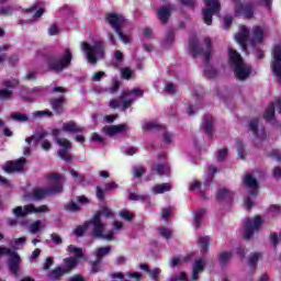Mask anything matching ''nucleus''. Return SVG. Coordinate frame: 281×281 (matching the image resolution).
<instances>
[{"label": "nucleus", "instance_id": "ea45409f", "mask_svg": "<svg viewBox=\"0 0 281 281\" xmlns=\"http://www.w3.org/2000/svg\"><path fill=\"white\" fill-rule=\"evenodd\" d=\"M67 251L69 254H71L72 256H75V258H77V260H80V258H82V256H85V252L82 251V248H78L74 245H69L67 248Z\"/></svg>", "mask_w": 281, "mask_h": 281}, {"label": "nucleus", "instance_id": "a18cd8bd", "mask_svg": "<svg viewBox=\"0 0 281 281\" xmlns=\"http://www.w3.org/2000/svg\"><path fill=\"white\" fill-rule=\"evenodd\" d=\"M42 226L43 222L41 220L35 221L29 226L30 234H38V232H41Z\"/></svg>", "mask_w": 281, "mask_h": 281}, {"label": "nucleus", "instance_id": "de8ad7c7", "mask_svg": "<svg viewBox=\"0 0 281 281\" xmlns=\"http://www.w3.org/2000/svg\"><path fill=\"white\" fill-rule=\"evenodd\" d=\"M14 14V7L4 5L0 8V16H12Z\"/></svg>", "mask_w": 281, "mask_h": 281}, {"label": "nucleus", "instance_id": "2f4dec72", "mask_svg": "<svg viewBox=\"0 0 281 281\" xmlns=\"http://www.w3.org/2000/svg\"><path fill=\"white\" fill-rule=\"evenodd\" d=\"M170 190H172L170 183L156 184L151 188L153 194H164L165 192H170Z\"/></svg>", "mask_w": 281, "mask_h": 281}, {"label": "nucleus", "instance_id": "b1692460", "mask_svg": "<svg viewBox=\"0 0 281 281\" xmlns=\"http://www.w3.org/2000/svg\"><path fill=\"white\" fill-rule=\"evenodd\" d=\"M49 104L53 111H55V113H58L60 115V113H63L64 111L63 106L65 104V97L50 99Z\"/></svg>", "mask_w": 281, "mask_h": 281}, {"label": "nucleus", "instance_id": "9b49d317", "mask_svg": "<svg viewBox=\"0 0 281 281\" xmlns=\"http://www.w3.org/2000/svg\"><path fill=\"white\" fill-rule=\"evenodd\" d=\"M206 5L203 9V21L206 25H212V15L220 14L221 12V2L218 0H204Z\"/></svg>", "mask_w": 281, "mask_h": 281}, {"label": "nucleus", "instance_id": "4be33fe9", "mask_svg": "<svg viewBox=\"0 0 281 281\" xmlns=\"http://www.w3.org/2000/svg\"><path fill=\"white\" fill-rule=\"evenodd\" d=\"M172 5L162 7L157 10V16L159 21L166 25L168 23V19H170V14H172Z\"/></svg>", "mask_w": 281, "mask_h": 281}, {"label": "nucleus", "instance_id": "c756f323", "mask_svg": "<svg viewBox=\"0 0 281 281\" xmlns=\"http://www.w3.org/2000/svg\"><path fill=\"white\" fill-rule=\"evenodd\" d=\"M234 199V193L227 188L220 189L217 191V201H232Z\"/></svg>", "mask_w": 281, "mask_h": 281}, {"label": "nucleus", "instance_id": "338daca9", "mask_svg": "<svg viewBox=\"0 0 281 281\" xmlns=\"http://www.w3.org/2000/svg\"><path fill=\"white\" fill-rule=\"evenodd\" d=\"M216 74H217L216 69H214V68H207L204 71L205 78H215Z\"/></svg>", "mask_w": 281, "mask_h": 281}, {"label": "nucleus", "instance_id": "37998d69", "mask_svg": "<svg viewBox=\"0 0 281 281\" xmlns=\"http://www.w3.org/2000/svg\"><path fill=\"white\" fill-rule=\"evenodd\" d=\"M260 258H262V254L260 252H254L252 255H250L248 259L249 267H251V269L256 268V266L258 265V260H260Z\"/></svg>", "mask_w": 281, "mask_h": 281}, {"label": "nucleus", "instance_id": "39448f33", "mask_svg": "<svg viewBox=\"0 0 281 281\" xmlns=\"http://www.w3.org/2000/svg\"><path fill=\"white\" fill-rule=\"evenodd\" d=\"M105 21L106 23H109V25H111L112 30H114L122 43H124L125 45H128V43H131V37L122 32L124 25H126V19L123 18L122 14H108Z\"/></svg>", "mask_w": 281, "mask_h": 281}, {"label": "nucleus", "instance_id": "6e6552de", "mask_svg": "<svg viewBox=\"0 0 281 281\" xmlns=\"http://www.w3.org/2000/svg\"><path fill=\"white\" fill-rule=\"evenodd\" d=\"M63 133L60 130H53V136L55 137V142L57 146H60V149L57 151L58 157L69 164L71 161V155H69V150H71V142L67 138H60L59 135Z\"/></svg>", "mask_w": 281, "mask_h": 281}, {"label": "nucleus", "instance_id": "ddd939ff", "mask_svg": "<svg viewBox=\"0 0 281 281\" xmlns=\"http://www.w3.org/2000/svg\"><path fill=\"white\" fill-rule=\"evenodd\" d=\"M248 128L255 136V145L258 146V144H262V142L267 139V132H265V130L258 131V119L250 121Z\"/></svg>", "mask_w": 281, "mask_h": 281}, {"label": "nucleus", "instance_id": "864d4df0", "mask_svg": "<svg viewBox=\"0 0 281 281\" xmlns=\"http://www.w3.org/2000/svg\"><path fill=\"white\" fill-rule=\"evenodd\" d=\"M148 274L154 281H159V276H161V269L154 268L153 270H149Z\"/></svg>", "mask_w": 281, "mask_h": 281}, {"label": "nucleus", "instance_id": "aec40b11", "mask_svg": "<svg viewBox=\"0 0 281 281\" xmlns=\"http://www.w3.org/2000/svg\"><path fill=\"white\" fill-rule=\"evenodd\" d=\"M265 41V31L260 26H254L250 35V44L252 47L260 45Z\"/></svg>", "mask_w": 281, "mask_h": 281}, {"label": "nucleus", "instance_id": "79ce46f5", "mask_svg": "<svg viewBox=\"0 0 281 281\" xmlns=\"http://www.w3.org/2000/svg\"><path fill=\"white\" fill-rule=\"evenodd\" d=\"M119 216L121 218H123L124 221H127L128 223H131V221H133V218H135V214H133L131 211H128V209H123L119 212Z\"/></svg>", "mask_w": 281, "mask_h": 281}, {"label": "nucleus", "instance_id": "f3484780", "mask_svg": "<svg viewBox=\"0 0 281 281\" xmlns=\"http://www.w3.org/2000/svg\"><path fill=\"white\" fill-rule=\"evenodd\" d=\"M243 183L247 190H250L249 194L251 196H256L258 194V180H256L251 173H246L243 178Z\"/></svg>", "mask_w": 281, "mask_h": 281}, {"label": "nucleus", "instance_id": "20e7f679", "mask_svg": "<svg viewBox=\"0 0 281 281\" xmlns=\"http://www.w3.org/2000/svg\"><path fill=\"white\" fill-rule=\"evenodd\" d=\"M105 49L106 43L102 40H97L92 44L81 42V50L86 53V58L90 65H95L98 59L104 58Z\"/></svg>", "mask_w": 281, "mask_h": 281}, {"label": "nucleus", "instance_id": "f8f14e48", "mask_svg": "<svg viewBox=\"0 0 281 281\" xmlns=\"http://www.w3.org/2000/svg\"><path fill=\"white\" fill-rule=\"evenodd\" d=\"M271 69L279 82H281V43L273 48Z\"/></svg>", "mask_w": 281, "mask_h": 281}, {"label": "nucleus", "instance_id": "3c124183", "mask_svg": "<svg viewBox=\"0 0 281 281\" xmlns=\"http://www.w3.org/2000/svg\"><path fill=\"white\" fill-rule=\"evenodd\" d=\"M121 70V76L122 78H124V80H131V77L133 76V70H131V68L126 67V68H120Z\"/></svg>", "mask_w": 281, "mask_h": 281}, {"label": "nucleus", "instance_id": "2eb2a0df", "mask_svg": "<svg viewBox=\"0 0 281 281\" xmlns=\"http://www.w3.org/2000/svg\"><path fill=\"white\" fill-rule=\"evenodd\" d=\"M25 164H27V160L21 157L20 159L14 161H7L3 167V170L9 175L12 172H23V168H25Z\"/></svg>", "mask_w": 281, "mask_h": 281}, {"label": "nucleus", "instance_id": "a878e982", "mask_svg": "<svg viewBox=\"0 0 281 281\" xmlns=\"http://www.w3.org/2000/svg\"><path fill=\"white\" fill-rule=\"evenodd\" d=\"M151 171L160 177H166L167 175H170V167H168V165L154 164L151 166Z\"/></svg>", "mask_w": 281, "mask_h": 281}, {"label": "nucleus", "instance_id": "a19ab883", "mask_svg": "<svg viewBox=\"0 0 281 281\" xmlns=\"http://www.w3.org/2000/svg\"><path fill=\"white\" fill-rule=\"evenodd\" d=\"M11 120H13V122H27L30 120V116H27V114H23L21 112H15L11 114Z\"/></svg>", "mask_w": 281, "mask_h": 281}, {"label": "nucleus", "instance_id": "7c9ffc66", "mask_svg": "<svg viewBox=\"0 0 281 281\" xmlns=\"http://www.w3.org/2000/svg\"><path fill=\"white\" fill-rule=\"evenodd\" d=\"M64 268L66 273H69L72 269H76V266L78 265V258L76 257H68L66 259H64Z\"/></svg>", "mask_w": 281, "mask_h": 281}, {"label": "nucleus", "instance_id": "423d86ee", "mask_svg": "<svg viewBox=\"0 0 281 281\" xmlns=\"http://www.w3.org/2000/svg\"><path fill=\"white\" fill-rule=\"evenodd\" d=\"M74 58V54L71 53V49L69 47L65 48L63 57H54L50 56L47 59L48 69L50 71H55L56 74H60L63 69H67L71 65V60Z\"/></svg>", "mask_w": 281, "mask_h": 281}, {"label": "nucleus", "instance_id": "c03bdc74", "mask_svg": "<svg viewBox=\"0 0 281 281\" xmlns=\"http://www.w3.org/2000/svg\"><path fill=\"white\" fill-rule=\"evenodd\" d=\"M44 137H47V132H41L31 137H27V138H25V142H27L29 145H31L32 142L38 143V142H41V139H44Z\"/></svg>", "mask_w": 281, "mask_h": 281}, {"label": "nucleus", "instance_id": "bb28decb", "mask_svg": "<svg viewBox=\"0 0 281 281\" xmlns=\"http://www.w3.org/2000/svg\"><path fill=\"white\" fill-rule=\"evenodd\" d=\"M203 269H205V262L202 259H196L193 265L192 279L199 280V274L203 273Z\"/></svg>", "mask_w": 281, "mask_h": 281}, {"label": "nucleus", "instance_id": "473e14b6", "mask_svg": "<svg viewBox=\"0 0 281 281\" xmlns=\"http://www.w3.org/2000/svg\"><path fill=\"white\" fill-rule=\"evenodd\" d=\"M109 254H111V246L100 247L94 251V256L99 262H102V258L109 256Z\"/></svg>", "mask_w": 281, "mask_h": 281}, {"label": "nucleus", "instance_id": "cd10ccee", "mask_svg": "<svg viewBox=\"0 0 281 281\" xmlns=\"http://www.w3.org/2000/svg\"><path fill=\"white\" fill-rule=\"evenodd\" d=\"M126 98H144V90L139 88H134L130 92H124L121 97L120 100H126Z\"/></svg>", "mask_w": 281, "mask_h": 281}, {"label": "nucleus", "instance_id": "4c0bfd02", "mask_svg": "<svg viewBox=\"0 0 281 281\" xmlns=\"http://www.w3.org/2000/svg\"><path fill=\"white\" fill-rule=\"evenodd\" d=\"M128 196L130 201H139L140 203H148V201H150V196H148L147 194H137L131 192Z\"/></svg>", "mask_w": 281, "mask_h": 281}, {"label": "nucleus", "instance_id": "f03ea898", "mask_svg": "<svg viewBox=\"0 0 281 281\" xmlns=\"http://www.w3.org/2000/svg\"><path fill=\"white\" fill-rule=\"evenodd\" d=\"M102 216H105V218H111L113 213L111 210L105 207L93 215L91 220L93 238H100L101 240L110 241L115 240V233H113V231L104 233V229H106V224L102 222Z\"/></svg>", "mask_w": 281, "mask_h": 281}, {"label": "nucleus", "instance_id": "8fccbe9b", "mask_svg": "<svg viewBox=\"0 0 281 281\" xmlns=\"http://www.w3.org/2000/svg\"><path fill=\"white\" fill-rule=\"evenodd\" d=\"M232 260V252L229 251H224L220 254V263L221 265H227Z\"/></svg>", "mask_w": 281, "mask_h": 281}, {"label": "nucleus", "instance_id": "e433bc0d", "mask_svg": "<svg viewBox=\"0 0 281 281\" xmlns=\"http://www.w3.org/2000/svg\"><path fill=\"white\" fill-rule=\"evenodd\" d=\"M93 229V224L91 223V220L89 222H86L82 226H78L77 228H75L74 234L76 236H85V232H87V229L89 228Z\"/></svg>", "mask_w": 281, "mask_h": 281}, {"label": "nucleus", "instance_id": "58836bf2", "mask_svg": "<svg viewBox=\"0 0 281 281\" xmlns=\"http://www.w3.org/2000/svg\"><path fill=\"white\" fill-rule=\"evenodd\" d=\"M203 216H205V210L201 209L194 213V228L199 229L201 227V221L203 220Z\"/></svg>", "mask_w": 281, "mask_h": 281}, {"label": "nucleus", "instance_id": "72a5a7b5", "mask_svg": "<svg viewBox=\"0 0 281 281\" xmlns=\"http://www.w3.org/2000/svg\"><path fill=\"white\" fill-rule=\"evenodd\" d=\"M67 272L64 270L63 267L55 268L49 274L48 278L52 281L60 280L63 276H65Z\"/></svg>", "mask_w": 281, "mask_h": 281}, {"label": "nucleus", "instance_id": "13d9d810", "mask_svg": "<svg viewBox=\"0 0 281 281\" xmlns=\"http://www.w3.org/2000/svg\"><path fill=\"white\" fill-rule=\"evenodd\" d=\"M49 36H56L60 34V29H58V24H52L48 29Z\"/></svg>", "mask_w": 281, "mask_h": 281}, {"label": "nucleus", "instance_id": "09e8293b", "mask_svg": "<svg viewBox=\"0 0 281 281\" xmlns=\"http://www.w3.org/2000/svg\"><path fill=\"white\" fill-rule=\"evenodd\" d=\"M65 210H67V212H80V205L71 200L65 205Z\"/></svg>", "mask_w": 281, "mask_h": 281}, {"label": "nucleus", "instance_id": "774afa93", "mask_svg": "<svg viewBox=\"0 0 281 281\" xmlns=\"http://www.w3.org/2000/svg\"><path fill=\"white\" fill-rule=\"evenodd\" d=\"M100 262H102V261H99L98 259H95V261H93L91 263V272L92 273H98V271H100Z\"/></svg>", "mask_w": 281, "mask_h": 281}, {"label": "nucleus", "instance_id": "1a4fd4ad", "mask_svg": "<svg viewBox=\"0 0 281 281\" xmlns=\"http://www.w3.org/2000/svg\"><path fill=\"white\" fill-rule=\"evenodd\" d=\"M47 212H49V206L45 204L37 207H35L34 204H27L24 206H16L15 209H13V214L18 218H23L27 216V214H45Z\"/></svg>", "mask_w": 281, "mask_h": 281}, {"label": "nucleus", "instance_id": "4468645a", "mask_svg": "<svg viewBox=\"0 0 281 281\" xmlns=\"http://www.w3.org/2000/svg\"><path fill=\"white\" fill-rule=\"evenodd\" d=\"M2 85L5 87L4 89H0V100H12V95L14 92L10 89H14L19 85V80L16 79H9L4 80Z\"/></svg>", "mask_w": 281, "mask_h": 281}, {"label": "nucleus", "instance_id": "9d476101", "mask_svg": "<svg viewBox=\"0 0 281 281\" xmlns=\"http://www.w3.org/2000/svg\"><path fill=\"white\" fill-rule=\"evenodd\" d=\"M260 225H262V218L260 216L246 217L244 220V238L245 240H250L252 238L254 233L260 229Z\"/></svg>", "mask_w": 281, "mask_h": 281}, {"label": "nucleus", "instance_id": "e2e57ef3", "mask_svg": "<svg viewBox=\"0 0 281 281\" xmlns=\"http://www.w3.org/2000/svg\"><path fill=\"white\" fill-rule=\"evenodd\" d=\"M227 158V148L220 149L217 151V161H225Z\"/></svg>", "mask_w": 281, "mask_h": 281}, {"label": "nucleus", "instance_id": "69168bd1", "mask_svg": "<svg viewBox=\"0 0 281 281\" xmlns=\"http://www.w3.org/2000/svg\"><path fill=\"white\" fill-rule=\"evenodd\" d=\"M91 142H95L97 144H104V137L98 133H93L91 136Z\"/></svg>", "mask_w": 281, "mask_h": 281}, {"label": "nucleus", "instance_id": "a211bd4d", "mask_svg": "<svg viewBox=\"0 0 281 281\" xmlns=\"http://www.w3.org/2000/svg\"><path fill=\"white\" fill-rule=\"evenodd\" d=\"M235 14L236 16L243 14L245 19H254V7L238 2L235 8Z\"/></svg>", "mask_w": 281, "mask_h": 281}, {"label": "nucleus", "instance_id": "49530a36", "mask_svg": "<svg viewBox=\"0 0 281 281\" xmlns=\"http://www.w3.org/2000/svg\"><path fill=\"white\" fill-rule=\"evenodd\" d=\"M143 128L145 131H161V128H164V126H161L155 122H146V123H144Z\"/></svg>", "mask_w": 281, "mask_h": 281}, {"label": "nucleus", "instance_id": "7ed1b4c3", "mask_svg": "<svg viewBox=\"0 0 281 281\" xmlns=\"http://www.w3.org/2000/svg\"><path fill=\"white\" fill-rule=\"evenodd\" d=\"M228 61L237 80H247L251 76V66L245 64L243 56L232 47H228Z\"/></svg>", "mask_w": 281, "mask_h": 281}, {"label": "nucleus", "instance_id": "6e6d98bb", "mask_svg": "<svg viewBox=\"0 0 281 281\" xmlns=\"http://www.w3.org/2000/svg\"><path fill=\"white\" fill-rule=\"evenodd\" d=\"M237 155L240 159H245V145L241 140L237 142Z\"/></svg>", "mask_w": 281, "mask_h": 281}, {"label": "nucleus", "instance_id": "c85d7f7f", "mask_svg": "<svg viewBox=\"0 0 281 281\" xmlns=\"http://www.w3.org/2000/svg\"><path fill=\"white\" fill-rule=\"evenodd\" d=\"M266 122H273L276 120V103H270L263 113Z\"/></svg>", "mask_w": 281, "mask_h": 281}, {"label": "nucleus", "instance_id": "bf43d9fd", "mask_svg": "<svg viewBox=\"0 0 281 281\" xmlns=\"http://www.w3.org/2000/svg\"><path fill=\"white\" fill-rule=\"evenodd\" d=\"M144 172H146V169H144L143 166L133 167L134 177H142V175H144Z\"/></svg>", "mask_w": 281, "mask_h": 281}, {"label": "nucleus", "instance_id": "680f3d73", "mask_svg": "<svg viewBox=\"0 0 281 281\" xmlns=\"http://www.w3.org/2000/svg\"><path fill=\"white\" fill-rule=\"evenodd\" d=\"M271 3H273V0H257V5H262L263 8H267L268 10H271Z\"/></svg>", "mask_w": 281, "mask_h": 281}, {"label": "nucleus", "instance_id": "052dcab7", "mask_svg": "<svg viewBox=\"0 0 281 281\" xmlns=\"http://www.w3.org/2000/svg\"><path fill=\"white\" fill-rule=\"evenodd\" d=\"M122 153L132 157V155H135L137 153V147H123Z\"/></svg>", "mask_w": 281, "mask_h": 281}, {"label": "nucleus", "instance_id": "f704fd0d", "mask_svg": "<svg viewBox=\"0 0 281 281\" xmlns=\"http://www.w3.org/2000/svg\"><path fill=\"white\" fill-rule=\"evenodd\" d=\"M198 245L201 248V254H207V249H210V237H200L198 239Z\"/></svg>", "mask_w": 281, "mask_h": 281}, {"label": "nucleus", "instance_id": "393cba45", "mask_svg": "<svg viewBox=\"0 0 281 281\" xmlns=\"http://www.w3.org/2000/svg\"><path fill=\"white\" fill-rule=\"evenodd\" d=\"M112 67L115 69H122L124 66V54H122L120 50H115L113 53V59L111 60Z\"/></svg>", "mask_w": 281, "mask_h": 281}, {"label": "nucleus", "instance_id": "0e129e2a", "mask_svg": "<svg viewBox=\"0 0 281 281\" xmlns=\"http://www.w3.org/2000/svg\"><path fill=\"white\" fill-rule=\"evenodd\" d=\"M172 213V207H167L161 210L162 221H168L170 218V214Z\"/></svg>", "mask_w": 281, "mask_h": 281}, {"label": "nucleus", "instance_id": "c9c22d12", "mask_svg": "<svg viewBox=\"0 0 281 281\" xmlns=\"http://www.w3.org/2000/svg\"><path fill=\"white\" fill-rule=\"evenodd\" d=\"M202 126H203L205 133H207V135H211V133L214 128V119L212 116L204 117Z\"/></svg>", "mask_w": 281, "mask_h": 281}, {"label": "nucleus", "instance_id": "4d7b16f0", "mask_svg": "<svg viewBox=\"0 0 281 281\" xmlns=\"http://www.w3.org/2000/svg\"><path fill=\"white\" fill-rule=\"evenodd\" d=\"M120 89V81L116 79L112 80V86L108 89L109 93H117V90Z\"/></svg>", "mask_w": 281, "mask_h": 281}, {"label": "nucleus", "instance_id": "5fc2aeb1", "mask_svg": "<svg viewBox=\"0 0 281 281\" xmlns=\"http://www.w3.org/2000/svg\"><path fill=\"white\" fill-rule=\"evenodd\" d=\"M169 281H188V274L186 272H180L179 274H173Z\"/></svg>", "mask_w": 281, "mask_h": 281}, {"label": "nucleus", "instance_id": "6ab92c4d", "mask_svg": "<svg viewBox=\"0 0 281 281\" xmlns=\"http://www.w3.org/2000/svg\"><path fill=\"white\" fill-rule=\"evenodd\" d=\"M235 41L243 49H247V41H249V29L240 26L239 32L235 35Z\"/></svg>", "mask_w": 281, "mask_h": 281}, {"label": "nucleus", "instance_id": "dca6fc26", "mask_svg": "<svg viewBox=\"0 0 281 281\" xmlns=\"http://www.w3.org/2000/svg\"><path fill=\"white\" fill-rule=\"evenodd\" d=\"M21 256L19 252H13L8 261L9 271L15 277L21 276Z\"/></svg>", "mask_w": 281, "mask_h": 281}, {"label": "nucleus", "instance_id": "603ef678", "mask_svg": "<svg viewBox=\"0 0 281 281\" xmlns=\"http://www.w3.org/2000/svg\"><path fill=\"white\" fill-rule=\"evenodd\" d=\"M158 232L160 236H162V238H166L167 240L172 238V231H170V228L161 227Z\"/></svg>", "mask_w": 281, "mask_h": 281}, {"label": "nucleus", "instance_id": "5701e85b", "mask_svg": "<svg viewBox=\"0 0 281 281\" xmlns=\"http://www.w3.org/2000/svg\"><path fill=\"white\" fill-rule=\"evenodd\" d=\"M64 133H83L85 127L76 124L74 121H68L61 125Z\"/></svg>", "mask_w": 281, "mask_h": 281}, {"label": "nucleus", "instance_id": "f257e3e1", "mask_svg": "<svg viewBox=\"0 0 281 281\" xmlns=\"http://www.w3.org/2000/svg\"><path fill=\"white\" fill-rule=\"evenodd\" d=\"M48 181L52 188H34L32 191L33 195L26 194L25 199L29 201H43L46 196L52 194H59L63 192V183H65V177L58 173L48 175Z\"/></svg>", "mask_w": 281, "mask_h": 281}, {"label": "nucleus", "instance_id": "0eeeda50", "mask_svg": "<svg viewBox=\"0 0 281 281\" xmlns=\"http://www.w3.org/2000/svg\"><path fill=\"white\" fill-rule=\"evenodd\" d=\"M203 46L199 45L196 38H191L189 42V49L194 57L203 56L205 63H210V56H212V40L210 37H205L203 40Z\"/></svg>", "mask_w": 281, "mask_h": 281}, {"label": "nucleus", "instance_id": "412c9836", "mask_svg": "<svg viewBox=\"0 0 281 281\" xmlns=\"http://www.w3.org/2000/svg\"><path fill=\"white\" fill-rule=\"evenodd\" d=\"M105 135L113 137V135H120V133H126L128 126L126 124L112 125L103 128Z\"/></svg>", "mask_w": 281, "mask_h": 281}]
</instances>
